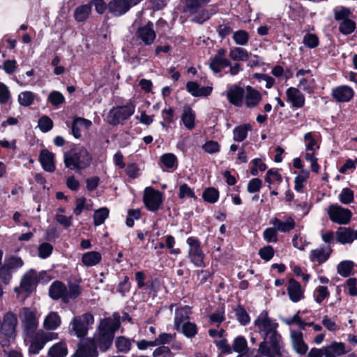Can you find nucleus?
<instances>
[{"mask_svg":"<svg viewBox=\"0 0 357 357\" xmlns=\"http://www.w3.org/2000/svg\"><path fill=\"white\" fill-rule=\"evenodd\" d=\"M263 238L267 243H277L278 231L273 227H268L263 232Z\"/></svg>","mask_w":357,"mask_h":357,"instance_id":"obj_64","label":"nucleus"},{"mask_svg":"<svg viewBox=\"0 0 357 357\" xmlns=\"http://www.w3.org/2000/svg\"><path fill=\"white\" fill-rule=\"evenodd\" d=\"M135 5L132 0H112L109 3V12L114 16L120 17Z\"/></svg>","mask_w":357,"mask_h":357,"instance_id":"obj_17","label":"nucleus"},{"mask_svg":"<svg viewBox=\"0 0 357 357\" xmlns=\"http://www.w3.org/2000/svg\"><path fill=\"white\" fill-rule=\"evenodd\" d=\"M24 319L23 320V325L24 331L27 335L31 336L36 334L38 322L36 318V314L33 311L29 308L24 307Z\"/></svg>","mask_w":357,"mask_h":357,"instance_id":"obj_24","label":"nucleus"},{"mask_svg":"<svg viewBox=\"0 0 357 357\" xmlns=\"http://www.w3.org/2000/svg\"><path fill=\"white\" fill-rule=\"evenodd\" d=\"M182 333L188 338L194 337L198 332L196 324L190 321H186L181 326Z\"/></svg>","mask_w":357,"mask_h":357,"instance_id":"obj_48","label":"nucleus"},{"mask_svg":"<svg viewBox=\"0 0 357 357\" xmlns=\"http://www.w3.org/2000/svg\"><path fill=\"white\" fill-rule=\"evenodd\" d=\"M94 322V317L89 312L75 316L71 321L72 330L79 338L84 337L89 331V326Z\"/></svg>","mask_w":357,"mask_h":357,"instance_id":"obj_9","label":"nucleus"},{"mask_svg":"<svg viewBox=\"0 0 357 357\" xmlns=\"http://www.w3.org/2000/svg\"><path fill=\"white\" fill-rule=\"evenodd\" d=\"M250 53L244 48L234 47L230 49L229 57L235 61H246L249 59Z\"/></svg>","mask_w":357,"mask_h":357,"instance_id":"obj_38","label":"nucleus"},{"mask_svg":"<svg viewBox=\"0 0 357 357\" xmlns=\"http://www.w3.org/2000/svg\"><path fill=\"white\" fill-rule=\"evenodd\" d=\"M203 5L205 4L201 0H185L183 12L191 15L195 14Z\"/></svg>","mask_w":357,"mask_h":357,"instance_id":"obj_52","label":"nucleus"},{"mask_svg":"<svg viewBox=\"0 0 357 357\" xmlns=\"http://www.w3.org/2000/svg\"><path fill=\"white\" fill-rule=\"evenodd\" d=\"M17 325V315L12 312H6L0 326V345L3 347H10L16 337V327Z\"/></svg>","mask_w":357,"mask_h":357,"instance_id":"obj_5","label":"nucleus"},{"mask_svg":"<svg viewBox=\"0 0 357 357\" xmlns=\"http://www.w3.org/2000/svg\"><path fill=\"white\" fill-rule=\"evenodd\" d=\"M120 328V315L115 312L113 318H105L100 322L98 333L94 339L97 347L102 352L107 351L111 348L115 336V333Z\"/></svg>","mask_w":357,"mask_h":357,"instance_id":"obj_2","label":"nucleus"},{"mask_svg":"<svg viewBox=\"0 0 357 357\" xmlns=\"http://www.w3.org/2000/svg\"><path fill=\"white\" fill-rule=\"evenodd\" d=\"M56 334L49 333H45L43 331L37 332L33 335H31V340L29 347L30 354H38L43 349L45 344L52 340Z\"/></svg>","mask_w":357,"mask_h":357,"instance_id":"obj_11","label":"nucleus"},{"mask_svg":"<svg viewBox=\"0 0 357 357\" xmlns=\"http://www.w3.org/2000/svg\"><path fill=\"white\" fill-rule=\"evenodd\" d=\"M160 160L167 169H176L177 168L178 160L174 153H165L160 157Z\"/></svg>","mask_w":357,"mask_h":357,"instance_id":"obj_42","label":"nucleus"},{"mask_svg":"<svg viewBox=\"0 0 357 357\" xmlns=\"http://www.w3.org/2000/svg\"><path fill=\"white\" fill-rule=\"evenodd\" d=\"M163 202V193L153 187H146L143 195V203L146 209L156 212Z\"/></svg>","mask_w":357,"mask_h":357,"instance_id":"obj_8","label":"nucleus"},{"mask_svg":"<svg viewBox=\"0 0 357 357\" xmlns=\"http://www.w3.org/2000/svg\"><path fill=\"white\" fill-rule=\"evenodd\" d=\"M248 349V342L244 336L238 335L234 338L232 344V350L241 354Z\"/></svg>","mask_w":357,"mask_h":357,"instance_id":"obj_47","label":"nucleus"},{"mask_svg":"<svg viewBox=\"0 0 357 357\" xmlns=\"http://www.w3.org/2000/svg\"><path fill=\"white\" fill-rule=\"evenodd\" d=\"M356 28V24L355 21L350 18L340 22L338 26L339 31L346 36L352 33Z\"/></svg>","mask_w":357,"mask_h":357,"instance_id":"obj_46","label":"nucleus"},{"mask_svg":"<svg viewBox=\"0 0 357 357\" xmlns=\"http://www.w3.org/2000/svg\"><path fill=\"white\" fill-rule=\"evenodd\" d=\"M38 160L45 171L47 172H54L55 171L56 167L54 153L46 149H42Z\"/></svg>","mask_w":357,"mask_h":357,"instance_id":"obj_25","label":"nucleus"},{"mask_svg":"<svg viewBox=\"0 0 357 357\" xmlns=\"http://www.w3.org/2000/svg\"><path fill=\"white\" fill-rule=\"evenodd\" d=\"M67 354L68 348L64 342H59L53 344L48 351L50 357H66Z\"/></svg>","mask_w":357,"mask_h":357,"instance_id":"obj_35","label":"nucleus"},{"mask_svg":"<svg viewBox=\"0 0 357 357\" xmlns=\"http://www.w3.org/2000/svg\"><path fill=\"white\" fill-rule=\"evenodd\" d=\"M189 319L188 311L184 307L176 308L175 310L174 317V329L177 331H181V326L183 325L184 321Z\"/></svg>","mask_w":357,"mask_h":357,"instance_id":"obj_41","label":"nucleus"},{"mask_svg":"<svg viewBox=\"0 0 357 357\" xmlns=\"http://www.w3.org/2000/svg\"><path fill=\"white\" fill-rule=\"evenodd\" d=\"M145 289L149 294L157 293L160 289V278L157 277L156 275L151 277V278L146 282Z\"/></svg>","mask_w":357,"mask_h":357,"instance_id":"obj_57","label":"nucleus"},{"mask_svg":"<svg viewBox=\"0 0 357 357\" xmlns=\"http://www.w3.org/2000/svg\"><path fill=\"white\" fill-rule=\"evenodd\" d=\"M188 245V257L196 267H205V255L200 240L196 236H190L186 239Z\"/></svg>","mask_w":357,"mask_h":357,"instance_id":"obj_7","label":"nucleus"},{"mask_svg":"<svg viewBox=\"0 0 357 357\" xmlns=\"http://www.w3.org/2000/svg\"><path fill=\"white\" fill-rule=\"evenodd\" d=\"M92 155L84 146H75L66 151L63 155L65 167L70 170L79 172L88 168L92 162Z\"/></svg>","mask_w":357,"mask_h":357,"instance_id":"obj_3","label":"nucleus"},{"mask_svg":"<svg viewBox=\"0 0 357 357\" xmlns=\"http://www.w3.org/2000/svg\"><path fill=\"white\" fill-rule=\"evenodd\" d=\"M135 105L129 100L126 105L112 107L109 113V123L112 126L123 125L135 113Z\"/></svg>","mask_w":357,"mask_h":357,"instance_id":"obj_6","label":"nucleus"},{"mask_svg":"<svg viewBox=\"0 0 357 357\" xmlns=\"http://www.w3.org/2000/svg\"><path fill=\"white\" fill-rule=\"evenodd\" d=\"M97 344L94 339L87 338L77 344L73 357H98Z\"/></svg>","mask_w":357,"mask_h":357,"instance_id":"obj_12","label":"nucleus"},{"mask_svg":"<svg viewBox=\"0 0 357 357\" xmlns=\"http://www.w3.org/2000/svg\"><path fill=\"white\" fill-rule=\"evenodd\" d=\"M102 260V255L97 251H89L84 253L82 256V264L87 267L94 266L98 264Z\"/></svg>","mask_w":357,"mask_h":357,"instance_id":"obj_30","label":"nucleus"},{"mask_svg":"<svg viewBox=\"0 0 357 357\" xmlns=\"http://www.w3.org/2000/svg\"><path fill=\"white\" fill-rule=\"evenodd\" d=\"M176 337V334H171L167 333H162L159 335L158 337L155 338L153 342L156 346H165L166 344H169Z\"/></svg>","mask_w":357,"mask_h":357,"instance_id":"obj_63","label":"nucleus"},{"mask_svg":"<svg viewBox=\"0 0 357 357\" xmlns=\"http://www.w3.org/2000/svg\"><path fill=\"white\" fill-rule=\"evenodd\" d=\"M304 45L310 49H314L319 46V39L315 33H307L303 39Z\"/></svg>","mask_w":357,"mask_h":357,"instance_id":"obj_56","label":"nucleus"},{"mask_svg":"<svg viewBox=\"0 0 357 357\" xmlns=\"http://www.w3.org/2000/svg\"><path fill=\"white\" fill-rule=\"evenodd\" d=\"M215 13L216 11L213 9H211V11L206 9H202L200 11L198 10L197 15L192 19V21L202 24L209 20Z\"/></svg>","mask_w":357,"mask_h":357,"instance_id":"obj_49","label":"nucleus"},{"mask_svg":"<svg viewBox=\"0 0 357 357\" xmlns=\"http://www.w3.org/2000/svg\"><path fill=\"white\" fill-rule=\"evenodd\" d=\"M81 294V287L75 283H70L68 289L62 281L55 280L49 287L50 297L54 301L61 299L64 303H69L70 299H76Z\"/></svg>","mask_w":357,"mask_h":357,"instance_id":"obj_4","label":"nucleus"},{"mask_svg":"<svg viewBox=\"0 0 357 357\" xmlns=\"http://www.w3.org/2000/svg\"><path fill=\"white\" fill-rule=\"evenodd\" d=\"M354 94V89L348 85H340L331 90V96L337 102H349L353 99Z\"/></svg>","mask_w":357,"mask_h":357,"instance_id":"obj_16","label":"nucleus"},{"mask_svg":"<svg viewBox=\"0 0 357 357\" xmlns=\"http://www.w3.org/2000/svg\"><path fill=\"white\" fill-rule=\"evenodd\" d=\"M244 103L247 108L252 109L259 105L262 100V95L256 89L250 85L245 86Z\"/></svg>","mask_w":357,"mask_h":357,"instance_id":"obj_18","label":"nucleus"},{"mask_svg":"<svg viewBox=\"0 0 357 357\" xmlns=\"http://www.w3.org/2000/svg\"><path fill=\"white\" fill-rule=\"evenodd\" d=\"M354 263L352 261L345 260L341 261L337 266L338 274L344 278L349 277L354 275L353 269Z\"/></svg>","mask_w":357,"mask_h":357,"instance_id":"obj_40","label":"nucleus"},{"mask_svg":"<svg viewBox=\"0 0 357 357\" xmlns=\"http://www.w3.org/2000/svg\"><path fill=\"white\" fill-rule=\"evenodd\" d=\"M53 126V121L48 116H42L38 120V127L43 132H49Z\"/></svg>","mask_w":357,"mask_h":357,"instance_id":"obj_60","label":"nucleus"},{"mask_svg":"<svg viewBox=\"0 0 357 357\" xmlns=\"http://www.w3.org/2000/svg\"><path fill=\"white\" fill-rule=\"evenodd\" d=\"M195 113L190 107L184 108L181 116V121L185 127L188 130H192L195 127Z\"/></svg>","mask_w":357,"mask_h":357,"instance_id":"obj_32","label":"nucleus"},{"mask_svg":"<svg viewBox=\"0 0 357 357\" xmlns=\"http://www.w3.org/2000/svg\"><path fill=\"white\" fill-rule=\"evenodd\" d=\"M287 293L289 299L294 303H297L304 298L301 284L294 278H290L288 281Z\"/></svg>","mask_w":357,"mask_h":357,"instance_id":"obj_23","label":"nucleus"},{"mask_svg":"<svg viewBox=\"0 0 357 357\" xmlns=\"http://www.w3.org/2000/svg\"><path fill=\"white\" fill-rule=\"evenodd\" d=\"M227 50L220 48L217 53L210 58L209 68L214 73H219L225 68L231 66V61L226 58Z\"/></svg>","mask_w":357,"mask_h":357,"instance_id":"obj_13","label":"nucleus"},{"mask_svg":"<svg viewBox=\"0 0 357 357\" xmlns=\"http://www.w3.org/2000/svg\"><path fill=\"white\" fill-rule=\"evenodd\" d=\"M324 357H338L347 353L343 342H333L331 344L323 347Z\"/></svg>","mask_w":357,"mask_h":357,"instance_id":"obj_26","label":"nucleus"},{"mask_svg":"<svg viewBox=\"0 0 357 357\" xmlns=\"http://www.w3.org/2000/svg\"><path fill=\"white\" fill-rule=\"evenodd\" d=\"M339 199L342 204H349L354 202V191L349 188H344L342 190L340 194L339 195Z\"/></svg>","mask_w":357,"mask_h":357,"instance_id":"obj_59","label":"nucleus"},{"mask_svg":"<svg viewBox=\"0 0 357 357\" xmlns=\"http://www.w3.org/2000/svg\"><path fill=\"white\" fill-rule=\"evenodd\" d=\"M291 344L293 349L299 355H305L308 350V345L303 340V334L301 331H292L291 332Z\"/></svg>","mask_w":357,"mask_h":357,"instance_id":"obj_20","label":"nucleus"},{"mask_svg":"<svg viewBox=\"0 0 357 357\" xmlns=\"http://www.w3.org/2000/svg\"><path fill=\"white\" fill-rule=\"evenodd\" d=\"M3 264L12 271L13 269L21 268L24 265V261L20 257L11 256L5 259Z\"/></svg>","mask_w":357,"mask_h":357,"instance_id":"obj_58","label":"nucleus"},{"mask_svg":"<svg viewBox=\"0 0 357 357\" xmlns=\"http://www.w3.org/2000/svg\"><path fill=\"white\" fill-rule=\"evenodd\" d=\"M135 36L145 45H151L153 43L156 33L153 29V23L149 21L146 24L137 28Z\"/></svg>","mask_w":357,"mask_h":357,"instance_id":"obj_14","label":"nucleus"},{"mask_svg":"<svg viewBox=\"0 0 357 357\" xmlns=\"http://www.w3.org/2000/svg\"><path fill=\"white\" fill-rule=\"evenodd\" d=\"M234 312L238 321L242 326H247L248 324H250V317L243 305H237L234 310Z\"/></svg>","mask_w":357,"mask_h":357,"instance_id":"obj_45","label":"nucleus"},{"mask_svg":"<svg viewBox=\"0 0 357 357\" xmlns=\"http://www.w3.org/2000/svg\"><path fill=\"white\" fill-rule=\"evenodd\" d=\"M53 246L47 242L42 243L38 248V257L41 259H47L53 252Z\"/></svg>","mask_w":357,"mask_h":357,"instance_id":"obj_62","label":"nucleus"},{"mask_svg":"<svg viewBox=\"0 0 357 357\" xmlns=\"http://www.w3.org/2000/svg\"><path fill=\"white\" fill-rule=\"evenodd\" d=\"M271 223L274 226L277 231L280 232H289L294 229L296 226L294 219L291 216L286 218L285 221H282L278 218H274Z\"/></svg>","mask_w":357,"mask_h":357,"instance_id":"obj_27","label":"nucleus"},{"mask_svg":"<svg viewBox=\"0 0 357 357\" xmlns=\"http://www.w3.org/2000/svg\"><path fill=\"white\" fill-rule=\"evenodd\" d=\"M337 241L341 244L351 243L354 238V231L350 228H340L336 231Z\"/></svg>","mask_w":357,"mask_h":357,"instance_id":"obj_34","label":"nucleus"},{"mask_svg":"<svg viewBox=\"0 0 357 357\" xmlns=\"http://www.w3.org/2000/svg\"><path fill=\"white\" fill-rule=\"evenodd\" d=\"M91 13V8L89 3L77 7L74 12V18L78 22L86 21Z\"/></svg>","mask_w":357,"mask_h":357,"instance_id":"obj_36","label":"nucleus"},{"mask_svg":"<svg viewBox=\"0 0 357 357\" xmlns=\"http://www.w3.org/2000/svg\"><path fill=\"white\" fill-rule=\"evenodd\" d=\"M332 252V249L328 248V252H325L324 248L312 250L310 255V259L312 262H317L321 265L326 262Z\"/></svg>","mask_w":357,"mask_h":357,"instance_id":"obj_29","label":"nucleus"},{"mask_svg":"<svg viewBox=\"0 0 357 357\" xmlns=\"http://www.w3.org/2000/svg\"><path fill=\"white\" fill-rule=\"evenodd\" d=\"M131 282L128 275H124L123 280L119 283L116 287V291L121 296H126V294L130 291Z\"/></svg>","mask_w":357,"mask_h":357,"instance_id":"obj_55","label":"nucleus"},{"mask_svg":"<svg viewBox=\"0 0 357 357\" xmlns=\"http://www.w3.org/2000/svg\"><path fill=\"white\" fill-rule=\"evenodd\" d=\"M132 341L135 342L134 340H131L128 337L123 335L116 337L114 340V344L117 352L123 354L128 353L131 349Z\"/></svg>","mask_w":357,"mask_h":357,"instance_id":"obj_33","label":"nucleus"},{"mask_svg":"<svg viewBox=\"0 0 357 357\" xmlns=\"http://www.w3.org/2000/svg\"><path fill=\"white\" fill-rule=\"evenodd\" d=\"M252 126L250 123L239 125L233 130V139L235 142H243L248 137V131H251Z\"/></svg>","mask_w":357,"mask_h":357,"instance_id":"obj_31","label":"nucleus"},{"mask_svg":"<svg viewBox=\"0 0 357 357\" xmlns=\"http://www.w3.org/2000/svg\"><path fill=\"white\" fill-rule=\"evenodd\" d=\"M245 87H241L238 84H233L228 88L226 92V96L228 102L236 107H241L243 105L245 96Z\"/></svg>","mask_w":357,"mask_h":357,"instance_id":"obj_15","label":"nucleus"},{"mask_svg":"<svg viewBox=\"0 0 357 357\" xmlns=\"http://www.w3.org/2000/svg\"><path fill=\"white\" fill-rule=\"evenodd\" d=\"M287 101L294 108H301L305 105V96L295 87H289L286 91Z\"/></svg>","mask_w":357,"mask_h":357,"instance_id":"obj_19","label":"nucleus"},{"mask_svg":"<svg viewBox=\"0 0 357 357\" xmlns=\"http://www.w3.org/2000/svg\"><path fill=\"white\" fill-rule=\"evenodd\" d=\"M264 181L268 183V188L271 189V185L273 182L281 183L282 181V177L278 169H270L266 174Z\"/></svg>","mask_w":357,"mask_h":357,"instance_id":"obj_50","label":"nucleus"},{"mask_svg":"<svg viewBox=\"0 0 357 357\" xmlns=\"http://www.w3.org/2000/svg\"><path fill=\"white\" fill-rule=\"evenodd\" d=\"M254 325L260 336L268 340L275 355L280 356V341L282 337L277 330L279 324L276 320L269 317L268 312L264 310L254 321Z\"/></svg>","mask_w":357,"mask_h":357,"instance_id":"obj_1","label":"nucleus"},{"mask_svg":"<svg viewBox=\"0 0 357 357\" xmlns=\"http://www.w3.org/2000/svg\"><path fill=\"white\" fill-rule=\"evenodd\" d=\"M109 210L107 207H101L94 211L93 225L100 226L103 224L109 217Z\"/></svg>","mask_w":357,"mask_h":357,"instance_id":"obj_44","label":"nucleus"},{"mask_svg":"<svg viewBox=\"0 0 357 357\" xmlns=\"http://www.w3.org/2000/svg\"><path fill=\"white\" fill-rule=\"evenodd\" d=\"M185 88L187 91L193 97H207L210 96L213 91L212 86H202L195 81H188L186 83Z\"/></svg>","mask_w":357,"mask_h":357,"instance_id":"obj_22","label":"nucleus"},{"mask_svg":"<svg viewBox=\"0 0 357 357\" xmlns=\"http://www.w3.org/2000/svg\"><path fill=\"white\" fill-rule=\"evenodd\" d=\"M47 102H50L52 106L59 107L65 102V98L60 91H52L48 95Z\"/></svg>","mask_w":357,"mask_h":357,"instance_id":"obj_54","label":"nucleus"},{"mask_svg":"<svg viewBox=\"0 0 357 357\" xmlns=\"http://www.w3.org/2000/svg\"><path fill=\"white\" fill-rule=\"evenodd\" d=\"M232 38L238 45H246L249 41L250 36L247 31L240 29L233 33Z\"/></svg>","mask_w":357,"mask_h":357,"instance_id":"obj_51","label":"nucleus"},{"mask_svg":"<svg viewBox=\"0 0 357 357\" xmlns=\"http://www.w3.org/2000/svg\"><path fill=\"white\" fill-rule=\"evenodd\" d=\"M178 197L180 199H197L195 191L187 183H183L179 185Z\"/></svg>","mask_w":357,"mask_h":357,"instance_id":"obj_43","label":"nucleus"},{"mask_svg":"<svg viewBox=\"0 0 357 357\" xmlns=\"http://www.w3.org/2000/svg\"><path fill=\"white\" fill-rule=\"evenodd\" d=\"M61 317L56 312H50L44 320V327L47 330H55L61 324Z\"/></svg>","mask_w":357,"mask_h":357,"instance_id":"obj_37","label":"nucleus"},{"mask_svg":"<svg viewBox=\"0 0 357 357\" xmlns=\"http://www.w3.org/2000/svg\"><path fill=\"white\" fill-rule=\"evenodd\" d=\"M91 126L92 123L90 120L82 117L75 116L70 127L71 134L75 138L79 139L82 137V135L79 126H83L86 129H89Z\"/></svg>","mask_w":357,"mask_h":357,"instance_id":"obj_28","label":"nucleus"},{"mask_svg":"<svg viewBox=\"0 0 357 357\" xmlns=\"http://www.w3.org/2000/svg\"><path fill=\"white\" fill-rule=\"evenodd\" d=\"M220 197L219 190L214 187L206 188L202 192V199L209 204L216 203Z\"/></svg>","mask_w":357,"mask_h":357,"instance_id":"obj_39","label":"nucleus"},{"mask_svg":"<svg viewBox=\"0 0 357 357\" xmlns=\"http://www.w3.org/2000/svg\"><path fill=\"white\" fill-rule=\"evenodd\" d=\"M37 272L31 269L23 276L20 282V287L26 292H31L33 287H36L39 282Z\"/></svg>","mask_w":357,"mask_h":357,"instance_id":"obj_21","label":"nucleus"},{"mask_svg":"<svg viewBox=\"0 0 357 357\" xmlns=\"http://www.w3.org/2000/svg\"><path fill=\"white\" fill-rule=\"evenodd\" d=\"M34 93L29 91H23L18 96V102L21 106L29 107L33 103Z\"/></svg>","mask_w":357,"mask_h":357,"instance_id":"obj_53","label":"nucleus"},{"mask_svg":"<svg viewBox=\"0 0 357 357\" xmlns=\"http://www.w3.org/2000/svg\"><path fill=\"white\" fill-rule=\"evenodd\" d=\"M327 213L329 219L333 222L339 225H347L352 216V213L349 209L345 208L337 204L330 205L327 209Z\"/></svg>","mask_w":357,"mask_h":357,"instance_id":"obj_10","label":"nucleus"},{"mask_svg":"<svg viewBox=\"0 0 357 357\" xmlns=\"http://www.w3.org/2000/svg\"><path fill=\"white\" fill-rule=\"evenodd\" d=\"M91 8L94 6L97 13L102 15L107 10H109V3L107 4L104 0H90L89 1Z\"/></svg>","mask_w":357,"mask_h":357,"instance_id":"obj_61","label":"nucleus"}]
</instances>
